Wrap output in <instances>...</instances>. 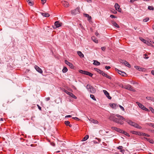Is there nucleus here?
Instances as JSON below:
<instances>
[{
  "label": "nucleus",
  "mask_w": 154,
  "mask_h": 154,
  "mask_svg": "<svg viewBox=\"0 0 154 154\" xmlns=\"http://www.w3.org/2000/svg\"><path fill=\"white\" fill-rule=\"evenodd\" d=\"M125 135L126 136H128V137H129L130 136V135H129V134L127 132H126V133H125Z\"/></svg>",
  "instance_id": "60"
},
{
  "label": "nucleus",
  "mask_w": 154,
  "mask_h": 154,
  "mask_svg": "<svg viewBox=\"0 0 154 154\" xmlns=\"http://www.w3.org/2000/svg\"><path fill=\"white\" fill-rule=\"evenodd\" d=\"M103 91L105 95L109 99L111 100V99L112 97L110 96L109 93L106 91L103 90Z\"/></svg>",
  "instance_id": "11"
},
{
  "label": "nucleus",
  "mask_w": 154,
  "mask_h": 154,
  "mask_svg": "<svg viewBox=\"0 0 154 154\" xmlns=\"http://www.w3.org/2000/svg\"><path fill=\"white\" fill-rule=\"evenodd\" d=\"M110 17L112 18H116V16L113 15H110Z\"/></svg>",
  "instance_id": "45"
},
{
  "label": "nucleus",
  "mask_w": 154,
  "mask_h": 154,
  "mask_svg": "<svg viewBox=\"0 0 154 154\" xmlns=\"http://www.w3.org/2000/svg\"><path fill=\"white\" fill-rule=\"evenodd\" d=\"M115 7L116 10L118 12H121V9L120 8V6L119 5L116 3L115 5Z\"/></svg>",
  "instance_id": "10"
},
{
  "label": "nucleus",
  "mask_w": 154,
  "mask_h": 154,
  "mask_svg": "<svg viewBox=\"0 0 154 154\" xmlns=\"http://www.w3.org/2000/svg\"><path fill=\"white\" fill-rule=\"evenodd\" d=\"M37 106H38V109L40 110H41L42 109V108L39 105H37Z\"/></svg>",
  "instance_id": "59"
},
{
  "label": "nucleus",
  "mask_w": 154,
  "mask_h": 154,
  "mask_svg": "<svg viewBox=\"0 0 154 154\" xmlns=\"http://www.w3.org/2000/svg\"><path fill=\"white\" fill-rule=\"evenodd\" d=\"M151 73L152 75H154V70H152L151 71Z\"/></svg>",
  "instance_id": "64"
},
{
  "label": "nucleus",
  "mask_w": 154,
  "mask_h": 154,
  "mask_svg": "<svg viewBox=\"0 0 154 154\" xmlns=\"http://www.w3.org/2000/svg\"><path fill=\"white\" fill-rule=\"evenodd\" d=\"M131 83L133 85L138 84V83L137 82L135 81L131 82Z\"/></svg>",
  "instance_id": "44"
},
{
  "label": "nucleus",
  "mask_w": 154,
  "mask_h": 154,
  "mask_svg": "<svg viewBox=\"0 0 154 154\" xmlns=\"http://www.w3.org/2000/svg\"><path fill=\"white\" fill-rule=\"evenodd\" d=\"M47 0H41V2L43 4H44L46 3Z\"/></svg>",
  "instance_id": "51"
},
{
  "label": "nucleus",
  "mask_w": 154,
  "mask_h": 154,
  "mask_svg": "<svg viewBox=\"0 0 154 154\" xmlns=\"http://www.w3.org/2000/svg\"><path fill=\"white\" fill-rule=\"evenodd\" d=\"M123 88L126 89H127L133 92L135 91V90L134 89V88L129 84L124 86Z\"/></svg>",
  "instance_id": "3"
},
{
  "label": "nucleus",
  "mask_w": 154,
  "mask_h": 154,
  "mask_svg": "<svg viewBox=\"0 0 154 154\" xmlns=\"http://www.w3.org/2000/svg\"><path fill=\"white\" fill-rule=\"evenodd\" d=\"M137 123H134V124H133V126L134 127L136 128V127L137 126V125H138Z\"/></svg>",
  "instance_id": "55"
},
{
  "label": "nucleus",
  "mask_w": 154,
  "mask_h": 154,
  "mask_svg": "<svg viewBox=\"0 0 154 154\" xmlns=\"http://www.w3.org/2000/svg\"><path fill=\"white\" fill-rule=\"evenodd\" d=\"M65 92L67 94L69 95L70 96L72 97L73 98L76 99H77V97L72 93L68 91L67 90H66L65 91Z\"/></svg>",
  "instance_id": "9"
},
{
  "label": "nucleus",
  "mask_w": 154,
  "mask_h": 154,
  "mask_svg": "<svg viewBox=\"0 0 154 154\" xmlns=\"http://www.w3.org/2000/svg\"><path fill=\"white\" fill-rule=\"evenodd\" d=\"M72 118L74 119H75V120H79V119L77 117H72Z\"/></svg>",
  "instance_id": "54"
},
{
  "label": "nucleus",
  "mask_w": 154,
  "mask_h": 154,
  "mask_svg": "<svg viewBox=\"0 0 154 154\" xmlns=\"http://www.w3.org/2000/svg\"><path fill=\"white\" fill-rule=\"evenodd\" d=\"M109 119L110 120L121 125L124 124V121L125 120V119L122 116L119 114H112Z\"/></svg>",
  "instance_id": "1"
},
{
  "label": "nucleus",
  "mask_w": 154,
  "mask_h": 154,
  "mask_svg": "<svg viewBox=\"0 0 154 154\" xmlns=\"http://www.w3.org/2000/svg\"><path fill=\"white\" fill-rule=\"evenodd\" d=\"M86 88L91 93H94L96 91L95 88L93 87L91 85L88 84L86 87Z\"/></svg>",
  "instance_id": "2"
},
{
  "label": "nucleus",
  "mask_w": 154,
  "mask_h": 154,
  "mask_svg": "<svg viewBox=\"0 0 154 154\" xmlns=\"http://www.w3.org/2000/svg\"><path fill=\"white\" fill-rule=\"evenodd\" d=\"M65 63L68 65L70 67L71 69H73L74 66L73 64L71 63L68 61L67 60H65Z\"/></svg>",
  "instance_id": "12"
},
{
  "label": "nucleus",
  "mask_w": 154,
  "mask_h": 154,
  "mask_svg": "<svg viewBox=\"0 0 154 154\" xmlns=\"http://www.w3.org/2000/svg\"><path fill=\"white\" fill-rule=\"evenodd\" d=\"M68 71V69L66 67H64L62 71L63 73H65L67 72Z\"/></svg>",
  "instance_id": "28"
},
{
  "label": "nucleus",
  "mask_w": 154,
  "mask_h": 154,
  "mask_svg": "<svg viewBox=\"0 0 154 154\" xmlns=\"http://www.w3.org/2000/svg\"><path fill=\"white\" fill-rule=\"evenodd\" d=\"M79 72L81 73L89 75L90 77H92L93 75V74L86 71L80 70H79Z\"/></svg>",
  "instance_id": "5"
},
{
  "label": "nucleus",
  "mask_w": 154,
  "mask_h": 154,
  "mask_svg": "<svg viewBox=\"0 0 154 154\" xmlns=\"http://www.w3.org/2000/svg\"><path fill=\"white\" fill-rule=\"evenodd\" d=\"M104 76L106 77L107 78L109 79H112V78L111 76H110L108 75H107L106 74H105V75H104Z\"/></svg>",
  "instance_id": "32"
},
{
  "label": "nucleus",
  "mask_w": 154,
  "mask_h": 154,
  "mask_svg": "<svg viewBox=\"0 0 154 154\" xmlns=\"http://www.w3.org/2000/svg\"><path fill=\"white\" fill-rule=\"evenodd\" d=\"M136 128H137L138 129H141L142 128V127L140 126L139 125H138L136 127Z\"/></svg>",
  "instance_id": "47"
},
{
  "label": "nucleus",
  "mask_w": 154,
  "mask_h": 154,
  "mask_svg": "<svg viewBox=\"0 0 154 154\" xmlns=\"http://www.w3.org/2000/svg\"><path fill=\"white\" fill-rule=\"evenodd\" d=\"M109 105L112 108L116 109V104L115 103H110Z\"/></svg>",
  "instance_id": "20"
},
{
  "label": "nucleus",
  "mask_w": 154,
  "mask_h": 154,
  "mask_svg": "<svg viewBox=\"0 0 154 154\" xmlns=\"http://www.w3.org/2000/svg\"><path fill=\"white\" fill-rule=\"evenodd\" d=\"M85 17H89V19H88V20H90L91 19V16H90L88 14H85Z\"/></svg>",
  "instance_id": "34"
},
{
  "label": "nucleus",
  "mask_w": 154,
  "mask_h": 154,
  "mask_svg": "<svg viewBox=\"0 0 154 154\" xmlns=\"http://www.w3.org/2000/svg\"><path fill=\"white\" fill-rule=\"evenodd\" d=\"M126 122H127L130 125L133 126L134 123V122H132V121L129 120L127 119L126 120Z\"/></svg>",
  "instance_id": "17"
},
{
  "label": "nucleus",
  "mask_w": 154,
  "mask_h": 154,
  "mask_svg": "<svg viewBox=\"0 0 154 154\" xmlns=\"http://www.w3.org/2000/svg\"><path fill=\"white\" fill-rule=\"evenodd\" d=\"M154 8L152 6H149L148 7V9L149 10H154Z\"/></svg>",
  "instance_id": "35"
},
{
  "label": "nucleus",
  "mask_w": 154,
  "mask_h": 154,
  "mask_svg": "<svg viewBox=\"0 0 154 154\" xmlns=\"http://www.w3.org/2000/svg\"><path fill=\"white\" fill-rule=\"evenodd\" d=\"M89 137V136L88 135H86L82 140V141H85Z\"/></svg>",
  "instance_id": "29"
},
{
  "label": "nucleus",
  "mask_w": 154,
  "mask_h": 154,
  "mask_svg": "<svg viewBox=\"0 0 154 154\" xmlns=\"http://www.w3.org/2000/svg\"><path fill=\"white\" fill-rule=\"evenodd\" d=\"M93 64L95 65H96V66H99L100 65V63L96 60H94V63H93Z\"/></svg>",
  "instance_id": "21"
},
{
  "label": "nucleus",
  "mask_w": 154,
  "mask_h": 154,
  "mask_svg": "<svg viewBox=\"0 0 154 154\" xmlns=\"http://www.w3.org/2000/svg\"><path fill=\"white\" fill-rule=\"evenodd\" d=\"M103 72V71H102L100 69V70H99V72H98L101 74Z\"/></svg>",
  "instance_id": "57"
},
{
  "label": "nucleus",
  "mask_w": 154,
  "mask_h": 154,
  "mask_svg": "<svg viewBox=\"0 0 154 154\" xmlns=\"http://www.w3.org/2000/svg\"><path fill=\"white\" fill-rule=\"evenodd\" d=\"M149 108L151 112L154 113V109L152 107H149Z\"/></svg>",
  "instance_id": "37"
},
{
  "label": "nucleus",
  "mask_w": 154,
  "mask_h": 154,
  "mask_svg": "<svg viewBox=\"0 0 154 154\" xmlns=\"http://www.w3.org/2000/svg\"><path fill=\"white\" fill-rule=\"evenodd\" d=\"M105 68L107 70H108L111 68V67L110 66H105Z\"/></svg>",
  "instance_id": "46"
},
{
  "label": "nucleus",
  "mask_w": 154,
  "mask_h": 154,
  "mask_svg": "<svg viewBox=\"0 0 154 154\" xmlns=\"http://www.w3.org/2000/svg\"><path fill=\"white\" fill-rule=\"evenodd\" d=\"M144 138L146 139V140H147L150 143H153L154 141L153 140L151 139L150 138H148L146 137H144Z\"/></svg>",
  "instance_id": "25"
},
{
  "label": "nucleus",
  "mask_w": 154,
  "mask_h": 154,
  "mask_svg": "<svg viewBox=\"0 0 154 154\" xmlns=\"http://www.w3.org/2000/svg\"><path fill=\"white\" fill-rule=\"evenodd\" d=\"M142 134H143V132L137 131V135H138L139 136H142Z\"/></svg>",
  "instance_id": "40"
},
{
  "label": "nucleus",
  "mask_w": 154,
  "mask_h": 154,
  "mask_svg": "<svg viewBox=\"0 0 154 154\" xmlns=\"http://www.w3.org/2000/svg\"><path fill=\"white\" fill-rule=\"evenodd\" d=\"M90 120L94 124H98V122L97 121L93 119H91Z\"/></svg>",
  "instance_id": "24"
},
{
  "label": "nucleus",
  "mask_w": 154,
  "mask_h": 154,
  "mask_svg": "<svg viewBox=\"0 0 154 154\" xmlns=\"http://www.w3.org/2000/svg\"><path fill=\"white\" fill-rule=\"evenodd\" d=\"M146 124H147L149 126H151L152 127V125H154V124L152 123H146Z\"/></svg>",
  "instance_id": "43"
},
{
  "label": "nucleus",
  "mask_w": 154,
  "mask_h": 154,
  "mask_svg": "<svg viewBox=\"0 0 154 154\" xmlns=\"http://www.w3.org/2000/svg\"><path fill=\"white\" fill-rule=\"evenodd\" d=\"M35 68L36 70L38 71V72L42 73L43 72V71L42 69L40 68L38 66H37L35 65Z\"/></svg>",
  "instance_id": "13"
},
{
  "label": "nucleus",
  "mask_w": 154,
  "mask_h": 154,
  "mask_svg": "<svg viewBox=\"0 0 154 154\" xmlns=\"http://www.w3.org/2000/svg\"><path fill=\"white\" fill-rule=\"evenodd\" d=\"M90 97L93 100H96V99L94 97V96L93 94H91L90 95Z\"/></svg>",
  "instance_id": "31"
},
{
  "label": "nucleus",
  "mask_w": 154,
  "mask_h": 154,
  "mask_svg": "<svg viewBox=\"0 0 154 154\" xmlns=\"http://www.w3.org/2000/svg\"><path fill=\"white\" fill-rule=\"evenodd\" d=\"M94 69L95 71H96L97 72H98L100 70L99 69H98L97 68H94Z\"/></svg>",
  "instance_id": "53"
},
{
  "label": "nucleus",
  "mask_w": 154,
  "mask_h": 154,
  "mask_svg": "<svg viewBox=\"0 0 154 154\" xmlns=\"http://www.w3.org/2000/svg\"><path fill=\"white\" fill-rule=\"evenodd\" d=\"M145 43L147 44L148 46H151L152 45L151 43L150 42L147 41H146V43Z\"/></svg>",
  "instance_id": "38"
},
{
  "label": "nucleus",
  "mask_w": 154,
  "mask_h": 154,
  "mask_svg": "<svg viewBox=\"0 0 154 154\" xmlns=\"http://www.w3.org/2000/svg\"><path fill=\"white\" fill-rule=\"evenodd\" d=\"M27 2H28L29 5L30 6H32L33 5L32 3L30 1V0H26Z\"/></svg>",
  "instance_id": "30"
},
{
  "label": "nucleus",
  "mask_w": 154,
  "mask_h": 154,
  "mask_svg": "<svg viewBox=\"0 0 154 154\" xmlns=\"http://www.w3.org/2000/svg\"><path fill=\"white\" fill-rule=\"evenodd\" d=\"M140 40L142 41V42H143L144 43H146V40L145 39H144L142 38H140Z\"/></svg>",
  "instance_id": "41"
},
{
  "label": "nucleus",
  "mask_w": 154,
  "mask_h": 154,
  "mask_svg": "<svg viewBox=\"0 0 154 154\" xmlns=\"http://www.w3.org/2000/svg\"><path fill=\"white\" fill-rule=\"evenodd\" d=\"M144 56H145V57H144V58H145L146 59H148L149 58L148 57H146L147 56V55L146 54H144Z\"/></svg>",
  "instance_id": "48"
},
{
  "label": "nucleus",
  "mask_w": 154,
  "mask_h": 154,
  "mask_svg": "<svg viewBox=\"0 0 154 154\" xmlns=\"http://www.w3.org/2000/svg\"><path fill=\"white\" fill-rule=\"evenodd\" d=\"M62 4L65 7H68L69 6V4L66 1H63L62 2Z\"/></svg>",
  "instance_id": "16"
},
{
  "label": "nucleus",
  "mask_w": 154,
  "mask_h": 154,
  "mask_svg": "<svg viewBox=\"0 0 154 154\" xmlns=\"http://www.w3.org/2000/svg\"><path fill=\"white\" fill-rule=\"evenodd\" d=\"M131 133L132 134L137 135V131H131Z\"/></svg>",
  "instance_id": "36"
},
{
  "label": "nucleus",
  "mask_w": 154,
  "mask_h": 154,
  "mask_svg": "<svg viewBox=\"0 0 154 154\" xmlns=\"http://www.w3.org/2000/svg\"><path fill=\"white\" fill-rule=\"evenodd\" d=\"M62 23L59 21H56L55 22L54 25L56 28L59 27L61 26Z\"/></svg>",
  "instance_id": "15"
},
{
  "label": "nucleus",
  "mask_w": 154,
  "mask_h": 154,
  "mask_svg": "<svg viewBox=\"0 0 154 154\" xmlns=\"http://www.w3.org/2000/svg\"><path fill=\"white\" fill-rule=\"evenodd\" d=\"M118 105L121 109H122V111H124L125 110V109L123 106H121V105Z\"/></svg>",
  "instance_id": "42"
},
{
  "label": "nucleus",
  "mask_w": 154,
  "mask_h": 154,
  "mask_svg": "<svg viewBox=\"0 0 154 154\" xmlns=\"http://www.w3.org/2000/svg\"><path fill=\"white\" fill-rule=\"evenodd\" d=\"M42 16L46 17H49L50 16V14L48 13H42Z\"/></svg>",
  "instance_id": "26"
},
{
  "label": "nucleus",
  "mask_w": 154,
  "mask_h": 154,
  "mask_svg": "<svg viewBox=\"0 0 154 154\" xmlns=\"http://www.w3.org/2000/svg\"><path fill=\"white\" fill-rule=\"evenodd\" d=\"M79 10L80 8L79 7H77L75 9L71 11V14L74 15H75L79 13Z\"/></svg>",
  "instance_id": "7"
},
{
  "label": "nucleus",
  "mask_w": 154,
  "mask_h": 154,
  "mask_svg": "<svg viewBox=\"0 0 154 154\" xmlns=\"http://www.w3.org/2000/svg\"><path fill=\"white\" fill-rule=\"evenodd\" d=\"M119 61L120 63L124 64L125 66H128V67H131L130 64L126 60L122 59H119Z\"/></svg>",
  "instance_id": "6"
},
{
  "label": "nucleus",
  "mask_w": 154,
  "mask_h": 154,
  "mask_svg": "<svg viewBox=\"0 0 154 154\" xmlns=\"http://www.w3.org/2000/svg\"><path fill=\"white\" fill-rule=\"evenodd\" d=\"M134 68L139 71H143L144 69L143 68L137 66H135Z\"/></svg>",
  "instance_id": "18"
},
{
  "label": "nucleus",
  "mask_w": 154,
  "mask_h": 154,
  "mask_svg": "<svg viewBox=\"0 0 154 154\" xmlns=\"http://www.w3.org/2000/svg\"><path fill=\"white\" fill-rule=\"evenodd\" d=\"M111 129L112 130H115L119 133H120L121 132V131H122V129L114 127H111Z\"/></svg>",
  "instance_id": "14"
},
{
  "label": "nucleus",
  "mask_w": 154,
  "mask_h": 154,
  "mask_svg": "<svg viewBox=\"0 0 154 154\" xmlns=\"http://www.w3.org/2000/svg\"><path fill=\"white\" fill-rule=\"evenodd\" d=\"M64 123L67 126H69L70 127H71L72 126V125L70 124V122L68 121H65Z\"/></svg>",
  "instance_id": "19"
},
{
  "label": "nucleus",
  "mask_w": 154,
  "mask_h": 154,
  "mask_svg": "<svg viewBox=\"0 0 154 154\" xmlns=\"http://www.w3.org/2000/svg\"><path fill=\"white\" fill-rule=\"evenodd\" d=\"M91 39L94 42L96 43H97L98 42V41L97 38H95L94 37H92L91 38Z\"/></svg>",
  "instance_id": "27"
},
{
  "label": "nucleus",
  "mask_w": 154,
  "mask_h": 154,
  "mask_svg": "<svg viewBox=\"0 0 154 154\" xmlns=\"http://www.w3.org/2000/svg\"><path fill=\"white\" fill-rule=\"evenodd\" d=\"M112 23L115 27L119 28V26L115 22V21H112Z\"/></svg>",
  "instance_id": "22"
},
{
  "label": "nucleus",
  "mask_w": 154,
  "mask_h": 154,
  "mask_svg": "<svg viewBox=\"0 0 154 154\" xmlns=\"http://www.w3.org/2000/svg\"><path fill=\"white\" fill-rule=\"evenodd\" d=\"M126 133V132H125V131H123V130H122V131H121V132L120 133L123 134L125 135V133Z\"/></svg>",
  "instance_id": "52"
},
{
  "label": "nucleus",
  "mask_w": 154,
  "mask_h": 154,
  "mask_svg": "<svg viewBox=\"0 0 154 154\" xmlns=\"http://www.w3.org/2000/svg\"><path fill=\"white\" fill-rule=\"evenodd\" d=\"M112 12L114 14H116L117 13V11L115 10H114L113 11H112Z\"/></svg>",
  "instance_id": "62"
},
{
  "label": "nucleus",
  "mask_w": 154,
  "mask_h": 154,
  "mask_svg": "<svg viewBox=\"0 0 154 154\" xmlns=\"http://www.w3.org/2000/svg\"><path fill=\"white\" fill-rule=\"evenodd\" d=\"M87 2L88 3H91L92 2L91 0H87Z\"/></svg>",
  "instance_id": "63"
},
{
  "label": "nucleus",
  "mask_w": 154,
  "mask_h": 154,
  "mask_svg": "<svg viewBox=\"0 0 154 154\" xmlns=\"http://www.w3.org/2000/svg\"><path fill=\"white\" fill-rule=\"evenodd\" d=\"M136 103L138 106L141 109H143V110H145L147 111H149V109L146 108L144 106H143L140 103L138 102H137Z\"/></svg>",
  "instance_id": "4"
},
{
  "label": "nucleus",
  "mask_w": 154,
  "mask_h": 154,
  "mask_svg": "<svg viewBox=\"0 0 154 154\" xmlns=\"http://www.w3.org/2000/svg\"><path fill=\"white\" fill-rule=\"evenodd\" d=\"M151 97H146V99L148 100H151Z\"/></svg>",
  "instance_id": "58"
},
{
  "label": "nucleus",
  "mask_w": 154,
  "mask_h": 154,
  "mask_svg": "<svg viewBox=\"0 0 154 154\" xmlns=\"http://www.w3.org/2000/svg\"><path fill=\"white\" fill-rule=\"evenodd\" d=\"M142 135V136H144L147 137H150L149 135V134H147L145 133H143V134Z\"/></svg>",
  "instance_id": "33"
},
{
  "label": "nucleus",
  "mask_w": 154,
  "mask_h": 154,
  "mask_svg": "<svg viewBox=\"0 0 154 154\" xmlns=\"http://www.w3.org/2000/svg\"><path fill=\"white\" fill-rule=\"evenodd\" d=\"M117 148L118 149L121 150L123 148V147L122 146H119Z\"/></svg>",
  "instance_id": "49"
},
{
  "label": "nucleus",
  "mask_w": 154,
  "mask_h": 154,
  "mask_svg": "<svg viewBox=\"0 0 154 154\" xmlns=\"http://www.w3.org/2000/svg\"><path fill=\"white\" fill-rule=\"evenodd\" d=\"M77 54L81 57H83L84 55L82 52L80 51H77Z\"/></svg>",
  "instance_id": "23"
},
{
  "label": "nucleus",
  "mask_w": 154,
  "mask_h": 154,
  "mask_svg": "<svg viewBox=\"0 0 154 154\" xmlns=\"http://www.w3.org/2000/svg\"><path fill=\"white\" fill-rule=\"evenodd\" d=\"M45 100L46 101H48L50 100V98L49 97H48L45 98Z\"/></svg>",
  "instance_id": "56"
},
{
  "label": "nucleus",
  "mask_w": 154,
  "mask_h": 154,
  "mask_svg": "<svg viewBox=\"0 0 154 154\" xmlns=\"http://www.w3.org/2000/svg\"><path fill=\"white\" fill-rule=\"evenodd\" d=\"M149 20V18L148 17H146L143 20V21L144 22H146Z\"/></svg>",
  "instance_id": "39"
},
{
  "label": "nucleus",
  "mask_w": 154,
  "mask_h": 154,
  "mask_svg": "<svg viewBox=\"0 0 154 154\" xmlns=\"http://www.w3.org/2000/svg\"><path fill=\"white\" fill-rule=\"evenodd\" d=\"M71 117H72V116L71 115H67V116H66L65 118Z\"/></svg>",
  "instance_id": "61"
},
{
  "label": "nucleus",
  "mask_w": 154,
  "mask_h": 154,
  "mask_svg": "<svg viewBox=\"0 0 154 154\" xmlns=\"http://www.w3.org/2000/svg\"><path fill=\"white\" fill-rule=\"evenodd\" d=\"M115 70L116 71H117L118 73L122 75L123 76H126V74L124 72H122L121 71L119 70L118 69L115 68Z\"/></svg>",
  "instance_id": "8"
},
{
  "label": "nucleus",
  "mask_w": 154,
  "mask_h": 154,
  "mask_svg": "<svg viewBox=\"0 0 154 154\" xmlns=\"http://www.w3.org/2000/svg\"><path fill=\"white\" fill-rule=\"evenodd\" d=\"M101 50L103 51H104L106 49V48L105 47H102L101 48Z\"/></svg>",
  "instance_id": "50"
}]
</instances>
